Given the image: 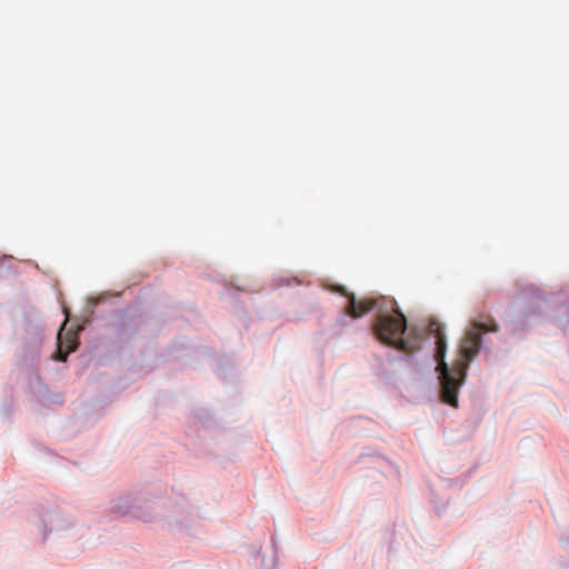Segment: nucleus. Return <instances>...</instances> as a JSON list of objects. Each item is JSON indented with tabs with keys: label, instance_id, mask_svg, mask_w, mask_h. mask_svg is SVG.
Segmentation results:
<instances>
[{
	"label": "nucleus",
	"instance_id": "1",
	"mask_svg": "<svg viewBox=\"0 0 569 569\" xmlns=\"http://www.w3.org/2000/svg\"><path fill=\"white\" fill-rule=\"evenodd\" d=\"M499 326L491 316H486V320L475 319L465 332L459 346V358L451 368L445 361L447 350L446 336L443 327L438 320H430L427 327V333L436 338L435 360L436 370L439 372L442 400L452 406H458V389L463 383L469 362L478 355L482 345V335L487 332H497Z\"/></svg>",
	"mask_w": 569,
	"mask_h": 569
},
{
	"label": "nucleus",
	"instance_id": "2",
	"mask_svg": "<svg viewBox=\"0 0 569 569\" xmlns=\"http://www.w3.org/2000/svg\"><path fill=\"white\" fill-rule=\"evenodd\" d=\"M375 308L379 313L373 323V332L381 342L407 355H412L421 348V336L416 329L410 330L407 339L402 337L407 330V318L395 300L363 298L357 301L355 295L348 296L347 312L352 318H360Z\"/></svg>",
	"mask_w": 569,
	"mask_h": 569
},
{
	"label": "nucleus",
	"instance_id": "3",
	"mask_svg": "<svg viewBox=\"0 0 569 569\" xmlns=\"http://www.w3.org/2000/svg\"><path fill=\"white\" fill-rule=\"evenodd\" d=\"M61 331L62 329L58 333V350L54 358L59 361H66L68 355L74 351L78 346L77 333L69 331L62 336Z\"/></svg>",
	"mask_w": 569,
	"mask_h": 569
}]
</instances>
